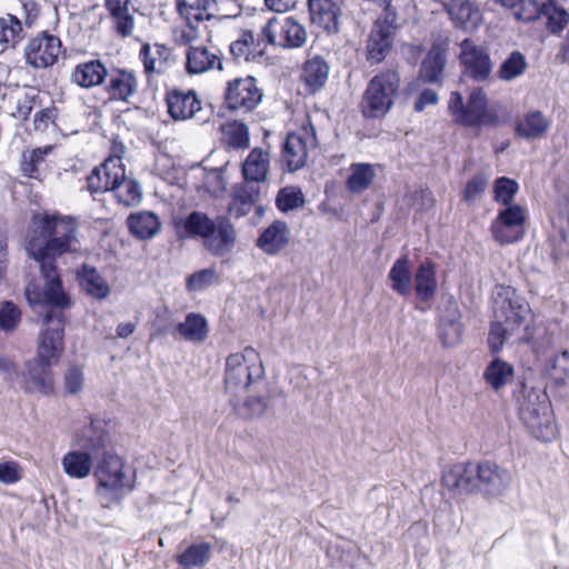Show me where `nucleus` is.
Segmentation results:
<instances>
[{"label":"nucleus","instance_id":"obj_23","mask_svg":"<svg viewBox=\"0 0 569 569\" xmlns=\"http://www.w3.org/2000/svg\"><path fill=\"white\" fill-rule=\"evenodd\" d=\"M109 68L100 58L78 62L70 71V82L84 90L102 87Z\"/></svg>","mask_w":569,"mask_h":569},{"label":"nucleus","instance_id":"obj_52","mask_svg":"<svg viewBox=\"0 0 569 569\" xmlns=\"http://www.w3.org/2000/svg\"><path fill=\"white\" fill-rule=\"evenodd\" d=\"M545 372L557 383H563L569 377V351L565 350L548 359L545 365Z\"/></svg>","mask_w":569,"mask_h":569},{"label":"nucleus","instance_id":"obj_10","mask_svg":"<svg viewBox=\"0 0 569 569\" xmlns=\"http://www.w3.org/2000/svg\"><path fill=\"white\" fill-rule=\"evenodd\" d=\"M263 373L260 355L253 348H244L242 352L231 353L226 359V389L233 393L246 391Z\"/></svg>","mask_w":569,"mask_h":569},{"label":"nucleus","instance_id":"obj_34","mask_svg":"<svg viewBox=\"0 0 569 569\" xmlns=\"http://www.w3.org/2000/svg\"><path fill=\"white\" fill-rule=\"evenodd\" d=\"M211 558L212 546L207 541L192 542L174 556V560L181 569L204 568Z\"/></svg>","mask_w":569,"mask_h":569},{"label":"nucleus","instance_id":"obj_20","mask_svg":"<svg viewBox=\"0 0 569 569\" xmlns=\"http://www.w3.org/2000/svg\"><path fill=\"white\" fill-rule=\"evenodd\" d=\"M463 74L477 82H485L490 78L492 62L486 49L476 46L470 39L461 42L459 56Z\"/></svg>","mask_w":569,"mask_h":569},{"label":"nucleus","instance_id":"obj_64","mask_svg":"<svg viewBox=\"0 0 569 569\" xmlns=\"http://www.w3.org/2000/svg\"><path fill=\"white\" fill-rule=\"evenodd\" d=\"M54 119V109L44 108L36 112L33 118V128L36 131H46Z\"/></svg>","mask_w":569,"mask_h":569},{"label":"nucleus","instance_id":"obj_60","mask_svg":"<svg viewBox=\"0 0 569 569\" xmlns=\"http://www.w3.org/2000/svg\"><path fill=\"white\" fill-rule=\"evenodd\" d=\"M200 22H184L181 28L173 31L174 42L178 46H196L194 42L199 39L198 24Z\"/></svg>","mask_w":569,"mask_h":569},{"label":"nucleus","instance_id":"obj_62","mask_svg":"<svg viewBox=\"0 0 569 569\" xmlns=\"http://www.w3.org/2000/svg\"><path fill=\"white\" fill-rule=\"evenodd\" d=\"M127 148L119 136H114L110 140L108 157L103 160L111 166L126 167L122 162Z\"/></svg>","mask_w":569,"mask_h":569},{"label":"nucleus","instance_id":"obj_12","mask_svg":"<svg viewBox=\"0 0 569 569\" xmlns=\"http://www.w3.org/2000/svg\"><path fill=\"white\" fill-rule=\"evenodd\" d=\"M261 37L272 47L298 49L305 46L308 34L305 26L293 17L273 16L261 28Z\"/></svg>","mask_w":569,"mask_h":569},{"label":"nucleus","instance_id":"obj_3","mask_svg":"<svg viewBox=\"0 0 569 569\" xmlns=\"http://www.w3.org/2000/svg\"><path fill=\"white\" fill-rule=\"evenodd\" d=\"M511 480L509 470L489 460L453 463L441 475V485L450 492H480L486 497L500 496Z\"/></svg>","mask_w":569,"mask_h":569},{"label":"nucleus","instance_id":"obj_16","mask_svg":"<svg viewBox=\"0 0 569 569\" xmlns=\"http://www.w3.org/2000/svg\"><path fill=\"white\" fill-rule=\"evenodd\" d=\"M26 11L24 22L16 14L4 13L0 16V49L16 50L26 38L24 24L31 27L40 13L37 1L30 0L23 3Z\"/></svg>","mask_w":569,"mask_h":569},{"label":"nucleus","instance_id":"obj_61","mask_svg":"<svg viewBox=\"0 0 569 569\" xmlns=\"http://www.w3.org/2000/svg\"><path fill=\"white\" fill-rule=\"evenodd\" d=\"M64 389L69 395L79 393L83 388L82 369L76 365L70 366L63 377Z\"/></svg>","mask_w":569,"mask_h":569},{"label":"nucleus","instance_id":"obj_15","mask_svg":"<svg viewBox=\"0 0 569 569\" xmlns=\"http://www.w3.org/2000/svg\"><path fill=\"white\" fill-rule=\"evenodd\" d=\"M397 20L398 14L387 12L375 21L366 47V57L370 63L382 62L391 51L398 29Z\"/></svg>","mask_w":569,"mask_h":569},{"label":"nucleus","instance_id":"obj_21","mask_svg":"<svg viewBox=\"0 0 569 569\" xmlns=\"http://www.w3.org/2000/svg\"><path fill=\"white\" fill-rule=\"evenodd\" d=\"M164 102L169 117L174 121L192 119L202 109V102L194 89H169L166 91Z\"/></svg>","mask_w":569,"mask_h":569},{"label":"nucleus","instance_id":"obj_50","mask_svg":"<svg viewBox=\"0 0 569 569\" xmlns=\"http://www.w3.org/2000/svg\"><path fill=\"white\" fill-rule=\"evenodd\" d=\"M305 194L299 187L286 186L276 196V207L287 213L305 206Z\"/></svg>","mask_w":569,"mask_h":569},{"label":"nucleus","instance_id":"obj_48","mask_svg":"<svg viewBox=\"0 0 569 569\" xmlns=\"http://www.w3.org/2000/svg\"><path fill=\"white\" fill-rule=\"evenodd\" d=\"M528 311V307L507 299L503 301L500 315H497V317L503 320L509 330L513 331L525 323Z\"/></svg>","mask_w":569,"mask_h":569},{"label":"nucleus","instance_id":"obj_58","mask_svg":"<svg viewBox=\"0 0 569 569\" xmlns=\"http://www.w3.org/2000/svg\"><path fill=\"white\" fill-rule=\"evenodd\" d=\"M217 281L218 274L213 269H202L188 277L187 288L191 291L202 290Z\"/></svg>","mask_w":569,"mask_h":569},{"label":"nucleus","instance_id":"obj_27","mask_svg":"<svg viewBox=\"0 0 569 569\" xmlns=\"http://www.w3.org/2000/svg\"><path fill=\"white\" fill-rule=\"evenodd\" d=\"M330 64L328 61L316 54L308 58L301 68L300 80L308 94H316L322 90L328 82Z\"/></svg>","mask_w":569,"mask_h":569},{"label":"nucleus","instance_id":"obj_26","mask_svg":"<svg viewBox=\"0 0 569 569\" xmlns=\"http://www.w3.org/2000/svg\"><path fill=\"white\" fill-rule=\"evenodd\" d=\"M445 10L457 29L472 31L482 22V13L470 0H448Z\"/></svg>","mask_w":569,"mask_h":569},{"label":"nucleus","instance_id":"obj_49","mask_svg":"<svg viewBox=\"0 0 569 569\" xmlns=\"http://www.w3.org/2000/svg\"><path fill=\"white\" fill-rule=\"evenodd\" d=\"M528 68L526 57L520 51H512L500 64L497 76L500 80L511 81L522 76Z\"/></svg>","mask_w":569,"mask_h":569},{"label":"nucleus","instance_id":"obj_44","mask_svg":"<svg viewBox=\"0 0 569 569\" xmlns=\"http://www.w3.org/2000/svg\"><path fill=\"white\" fill-rule=\"evenodd\" d=\"M177 331L184 340L201 343L209 335L208 321L201 313L190 312L184 321L177 326Z\"/></svg>","mask_w":569,"mask_h":569},{"label":"nucleus","instance_id":"obj_28","mask_svg":"<svg viewBox=\"0 0 569 569\" xmlns=\"http://www.w3.org/2000/svg\"><path fill=\"white\" fill-rule=\"evenodd\" d=\"M290 238L287 222L277 219L262 230L256 246L268 256H277L289 246Z\"/></svg>","mask_w":569,"mask_h":569},{"label":"nucleus","instance_id":"obj_29","mask_svg":"<svg viewBox=\"0 0 569 569\" xmlns=\"http://www.w3.org/2000/svg\"><path fill=\"white\" fill-rule=\"evenodd\" d=\"M177 14L184 22H206L216 18L217 0H173Z\"/></svg>","mask_w":569,"mask_h":569},{"label":"nucleus","instance_id":"obj_36","mask_svg":"<svg viewBox=\"0 0 569 569\" xmlns=\"http://www.w3.org/2000/svg\"><path fill=\"white\" fill-rule=\"evenodd\" d=\"M127 227L130 233L140 240L153 238L161 228L159 217L150 211H139L129 214L127 218Z\"/></svg>","mask_w":569,"mask_h":569},{"label":"nucleus","instance_id":"obj_59","mask_svg":"<svg viewBox=\"0 0 569 569\" xmlns=\"http://www.w3.org/2000/svg\"><path fill=\"white\" fill-rule=\"evenodd\" d=\"M506 338L507 329L503 327V322L501 320L491 322L487 341L492 355L501 351Z\"/></svg>","mask_w":569,"mask_h":569},{"label":"nucleus","instance_id":"obj_37","mask_svg":"<svg viewBox=\"0 0 569 569\" xmlns=\"http://www.w3.org/2000/svg\"><path fill=\"white\" fill-rule=\"evenodd\" d=\"M269 163V153L259 147L253 148L242 162L241 171L243 179L250 182L266 181Z\"/></svg>","mask_w":569,"mask_h":569},{"label":"nucleus","instance_id":"obj_40","mask_svg":"<svg viewBox=\"0 0 569 569\" xmlns=\"http://www.w3.org/2000/svg\"><path fill=\"white\" fill-rule=\"evenodd\" d=\"M436 266L432 261L422 262L415 273V289L417 298L427 302L433 298L437 291Z\"/></svg>","mask_w":569,"mask_h":569},{"label":"nucleus","instance_id":"obj_13","mask_svg":"<svg viewBox=\"0 0 569 569\" xmlns=\"http://www.w3.org/2000/svg\"><path fill=\"white\" fill-rule=\"evenodd\" d=\"M106 98L101 106L109 103L130 104L139 91V78L133 69L113 67L108 71V78L102 86Z\"/></svg>","mask_w":569,"mask_h":569},{"label":"nucleus","instance_id":"obj_32","mask_svg":"<svg viewBox=\"0 0 569 569\" xmlns=\"http://www.w3.org/2000/svg\"><path fill=\"white\" fill-rule=\"evenodd\" d=\"M130 7L131 0H104L112 29L122 38L130 37L134 30V17Z\"/></svg>","mask_w":569,"mask_h":569},{"label":"nucleus","instance_id":"obj_33","mask_svg":"<svg viewBox=\"0 0 569 569\" xmlns=\"http://www.w3.org/2000/svg\"><path fill=\"white\" fill-rule=\"evenodd\" d=\"M221 143L228 151L246 150L250 146V131L244 120L234 118L220 126Z\"/></svg>","mask_w":569,"mask_h":569},{"label":"nucleus","instance_id":"obj_25","mask_svg":"<svg viewBox=\"0 0 569 569\" xmlns=\"http://www.w3.org/2000/svg\"><path fill=\"white\" fill-rule=\"evenodd\" d=\"M123 168L124 167L111 166L102 161L86 177V184L83 189L91 196L111 191L117 187L116 183L121 181L123 177Z\"/></svg>","mask_w":569,"mask_h":569},{"label":"nucleus","instance_id":"obj_63","mask_svg":"<svg viewBox=\"0 0 569 569\" xmlns=\"http://www.w3.org/2000/svg\"><path fill=\"white\" fill-rule=\"evenodd\" d=\"M21 479V470L17 462H1L0 463V482L14 483Z\"/></svg>","mask_w":569,"mask_h":569},{"label":"nucleus","instance_id":"obj_35","mask_svg":"<svg viewBox=\"0 0 569 569\" xmlns=\"http://www.w3.org/2000/svg\"><path fill=\"white\" fill-rule=\"evenodd\" d=\"M515 373L511 363L497 357L487 365L482 378L498 393L513 381Z\"/></svg>","mask_w":569,"mask_h":569},{"label":"nucleus","instance_id":"obj_11","mask_svg":"<svg viewBox=\"0 0 569 569\" xmlns=\"http://www.w3.org/2000/svg\"><path fill=\"white\" fill-rule=\"evenodd\" d=\"M66 54L61 38L50 30H41L30 36L23 47V59L33 70H46L58 64Z\"/></svg>","mask_w":569,"mask_h":569},{"label":"nucleus","instance_id":"obj_9","mask_svg":"<svg viewBox=\"0 0 569 569\" xmlns=\"http://www.w3.org/2000/svg\"><path fill=\"white\" fill-rule=\"evenodd\" d=\"M263 96L253 76L236 77L223 87L221 109L231 117L247 120L254 116Z\"/></svg>","mask_w":569,"mask_h":569},{"label":"nucleus","instance_id":"obj_55","mask_svg":"<svg viewBox=\"0 0 569 569\" xmlns=\"http://www.w3.org/2000/svg\"><path fill=\"white\" fill-rule=\"evenodd\" d=\"M463 332L459 320H440L438 336L445 347L455 346L461 339Z\"/></svg>","mask_w":569,"mask_h":569},{"label":"nucleus","instance_id":"obj_42","mask_svg":"<svg viewBox=\"0 0 569 569\" xmlns=\"http://www.w3.org/2000/svg\"><path fill=\"white\" fill-rule=\"evenodd\" d=\"M546 19V29L552 34H560L569 23V12L557 0L541 3L539 18Z\"/></svg>","mask_w":569,"mask_h":569},{"label":"nucleus","instance_id":"obj_8","mask_svg":"<svg viewBox=\"0 0 569 569\" xmlns=\"http://www.w3.org/2000/svg\"><path fill=\"white\" fill-rule=\"evenodd\" d=\"M401 91V77L397 69L376 73L367 83L359 108L366 119H382L393 108Z\"/></svg>","mask_w":569,"mask_h":569},{"label":"nucleus","instance_id":"obj_51","mask_svg":"<svg viewBox=\"0 0 569 569\" xmlns=\"http://www.w3.org/2000/svg\"><path fill=\"white\" fill-rule=\"evenodd\" d=\"M519 190L516 180L508 177H499L493 183V199L506 207L513 206V199Z\"/></svg>","mask_w":569,"mask_h":569},{"label":"nucleus","instance_id":"obj_31","mask_svg":"<svg viewBox=\"0 0 569 569\" xmlns=\"http://www.w3.org/2000/svg\"><path fill=\"white\" fill-rule=\"evenodd\" d=\"M52 149V146H46L22 152L19 164L21 174L28 179L42 182L49 171L46 158Z\"/></svg>","mask_w":569,"mask_h":569},{"label":"nucleus","instance_id":"obj_46","mask_svg":"<svg viewBox=\"0 0 569 569\" xmlns=\"http://www.w3.org/2000/svg\"><path fill=\"white\" fill-rule=\"evenodd\" d=\"M258 200V191L252 188L241 184L234 188L232 201L230 202L229 211L236 217L248 214L256 201Z\"/></svg>","mask_w":569,"mask_h":569},{"label":"nucleus","instance_id":"obj_6","mask_svg":"<svg viewBox=\"0 0 569 569\" xmlns=\"http://www.w3.org/2000/svg\"><path fill=\"white\" fill-rule=\"evenodd\" d=\"M181 227L187 237L201 238L203 247L214 257L230 253L236 244L237 231L227 217L212 220L204 212L192 211Z\"/></svg>","mask_w":569,"mask_h":569},{"label":"nucleus","instance_id":"obj_43","mask_svg":"<svg viewBox=\"0 0 569 569\" xmlns=\"http://www.w3.org/2000/svg\"><path fill=\"white\" fill-rule=\"evenodd\" d=\"M373 164L356 162L350 164V174L346 180V188L351 193H361L370 188L376 179Z\"/></svg>","mask_w":569,"mask_h":569},{"label":"nucleus","instance_id":"obj_22","mask_svg":"<svg viewBox=\"0 0 569 569\" xmlns=\"http://www.w3.org/2000/svg\"><path fill=\"white\" fill-rule=\"evenodd\" d=\"M450 41L448 38L435 40L423 58L419 78L426 83H441Z\"/></svg>","mask_w":569,"mask_h":569},{"label":"nucleus","instance_id":"obj_19","mask_svg":"<svg viewBox=\"0 0 569 569\" xmlns=\"http://www.w3.org/2000/svg\"><path fill=\"white\" fill-rule=\"evenodd\" d=\"M310 26L332 36L340 31L342 0H308Z\"/></svg>","mask_w":569,"mask_h":569},{"label":"nucleus","instance_id":"obj_45","mask_svg":"<svg viewBox=\"0 0 569 569\" xmlns=\"http://www.w3.org/2000/svg\"><path fill=\"white\" fill-rule=\"evenodd\" d=\"M526 423L531 433L545 442L552 441L558 435V427L550 413L542 416L532 412L530 418H526Z\"/></svg>","mask_w":569,"mask_h":569},{"label":"nucleus","instance_id":"obj_17","mask_svg":"<svg viewBox=\"0 0 569 569\" xmlns=\"http://www.w3.org/2000/svg\"><path fill=\"white\" fill-rule=\"evenodd\" d=\"M138 59L142 64L147 83L167 73L176 61L173 49L160 42L142 43L139 49Z\"/></svg>","mask_w":569,"mask_h":569},{"label":"nucleus","instance_id":"obj_7","mask_svg":"<svg viewBox=\"0 0 569 569\" xmlns=\"http://www.w3.org/2000/svg\"><path fill=\"white\" fill-rule=\"evenodd\" d=\"M448 111L452 121L465 128H496L501 123L498 109L490 106L487 93L479 87L470 91L466 101L460 92H451Z\"/></svg>","mask_w":569,"mask_h":569},{"label":"nucleus","instance_id":"obj_1","mask_svg":"<svg viewBox=\"0 0 569 569\" xmlns=\"http://www.w3.org/2000/svg\"><path fill=\"white\" fill-rule=\"evenodd\" d=\"M31 232L28 249L40 263L46 286L42 290L37 284H29L24 291L26 298L30 306L47 305L60 309L53 310L54 313L64 316L62 310L70 307L71 300L63 290L56 258L71 251L72 243L77 241V223L68 216L34 213Z\"/></svg>","mask_w":569,"mask_h":569},{"label":"nucleus","instance_id":"obj_41","mask_svg":"<svg viewBox=\"0 0 569 569\" xmlns=\"http://www.w3.org/2000/svg\"><path fill=\"white\" fill-rule=\"evenodd\" d=\"M388 278L391 281V288L395 292L403 297L410 295L412 271L411 262L407 254H402L395 261Z\"/></svg>","mask_w":569,"mask_h":569},{"label":"nucleus","instance_id":"obj_2","mask_svg":"<svg viewBox=\"0 0 569 569\" xmlns=\"http://www.w3.org/2000/svg\"><path fill=\"white\" fill-rule=\"evenodd\" d=\"M66 316L47 311L43 317L36 356L26 362L23 388L29 392L50 396L54 392L53 366L64 352Z\"/></svg>","mask_w":569,"mask_h":569},{"label":"nucleus","instance_id":"obj_47","mask_svg":"<svg viewBox=\"0 0 569 569\" xmlns=\"http://www.w3.org/2000/svg\"><path fill=\"white\" fill-rule=\"evenodd\" d=\"M111 192L119 203L124 206H136L141 199L139 184L136 180L126 177V167L123 168V177L121 181L116 183Z\"/></svg>","mask_w":569,"mask_h":569},{"label":"nucleus","instance_id":"obj_30","mask_svg":"<svg viewBox=\"0 0 569 569\" xmlns=\"http://www.w3.org/2000/svg\"><path fill=\"white\" fill-rule=\"evenodd\" d=\"M307 158L308 149L305 139L296 132L288 133L281 148L282 167L288 172H295L306 164Z\"/></svg>","mask_w":569,"mask_h":569},{"label":"nucleus","instance_id":"obj_5","mask_svg":"<svg viewBox=\"0 0 569 569\" xmlns=\"http://www.w3.org/2000/svg\"><path fill=\"white\" fill-rule=\"evenodd\" d=\"M93 469L96 492L104 508L120 503L136 487L134 473H129L122 458L109 451H101Z\"/></svg>","mask_w":569,"mask_h":569},{"label":"nucleus","instance_id":"obj_18","mask_svg":"<svg viewBox=\"0 0 569 569\" xmlns=\"http://www.w3.org/2000/svg\"><path fill=\"white\" fill-rule=\"evenodd\" d=\"M223 54L216 46L199 43L184 51V71L189 76H199L213 70H223Z\"/></svg>","mask_w":569,"mask_h":569},{"label":"nucleus","instance_id":"obj_54","mask_svg":"<svg viewBox=\"0 0 569 569\" xmlns=\"http://www.w3.org/2000/svg\"><path fill=\"white\" fill-rule=\"evenodd\" d=\"M540 6L538 0H511L506 8L511 10L518 21L532 22L539 19Z\"/></svg>","mask_w":569,"mask_h":569},{"label":"nucleus","instance_id":"obj_53","mask_svg":"<svg viewBox=\"0 0 569 569\" xmlns=\"http://www.w3.org/2000/svg\"><path fill=\"white\" fill-rule=\"evenodd\" d=\"M22 312L20 308L10 300L0 303V330L13 332L20 326Z\"/></svg>","mask_w":569,"mask_h":569},{"label":"nucleus","instance_id":"obj_39","mask_svg":"<svg viewBox=\"0 0 569 569\" xmlns=\"http://www.w3.org/2000/svg\"><path fill=\"white\" fill-rule=\"evenodd\" d=\"M81 288L94 299L102 300L110 295V287L99 271L91 266L83 264L77 273Z\"/></svg>","mask_w":569,"mask_h":569},{"label":"nucleus","instance_id":"obj_4","mask_svg":"<svg viewBox=\"0 0 569 569\" xmlns=\"http://www.w3.org/2000/svg\"><path fill=\"white\" fill-rule=\"evenodd\" d=\"M76 443L83 451L71 450L62 458L64 472L74 479L88 477L92 470V457L99 456L111 443V436L108 421L99 418H91L90 423L77 435Z\"/></svg>","mask_w":569,"mask_h":569},{"label":"nucleus","instance_id":"obj_24","mask_svg":"<svg viewBox=\"0 0 569 569\" xmlns=\"http://www.w3.org/2000/svg\"><path fill=\"white\" fill-rule=\"evenodd\" d=\"M267 43L263 38H257L252 30L241 29L237 39L229 44V52L233 61L254 62L266 53Z\"/></svg>","mask_w":569,"mask_h":569},{"label":"nucleus","instance_id":"obj_56","mask_svg":"<svg viewBox=\"0 0 569 569\" xmlns=\"http://www.w3.org/2000/svg\"><path fill=\"white\" fill-rule=\"evenodd\" d=\"M41 98L36 89L26 91L22 96L17 99L16 111L13 113L20 120H28L33 109L39 106Z\"/></svg>","mask_w":569,"mask_h":569},{"label":"nucleus","instance_id":"obj_57","mask_svg":"<svg viewBox=\"0 0 569 569\" xmlns=\"http://www.w3.org/2000/svg\"><path fill=\"white\" fill-rule=\"evenodd\" d=\"M488 184L487 178L482 173L475 174L471 179H469L465 186L462 191V199L468 203H473L476 199H478L483 191L486 190Z\"/></svg>","mask_w":569,"mask_h":569},{"label":"nucleus","instance_id":"obj_38","mask_svg":"<svg viewBox=\"0 0 569 569\" xmlns=\"http://www.w3.org/2000/svg\"><path fill=\"white\" fill-rule=\"evenodd\" d=\"M550 128V121L539 110L529 111L518 119L515 124L517 137L531 140L545 136Z\"/></svg>","mask_w":569,"mask_h":569},{"label":"nucleus","instance_id":"obj_14","mask_svg":"<svg viewBox=\"0 0 569 569\" xmlns=\"http://www.w3.org/2000/svg\"><path fill=\"white\" fill-rule=\"evenodd\" d=\"M526 221L527 210L520 204L509 206L499 210L490 224L493 240L501 246L522 240L526 233Z\"/></svg>","mask_w":569,"mask_h":569}]
</instances>
